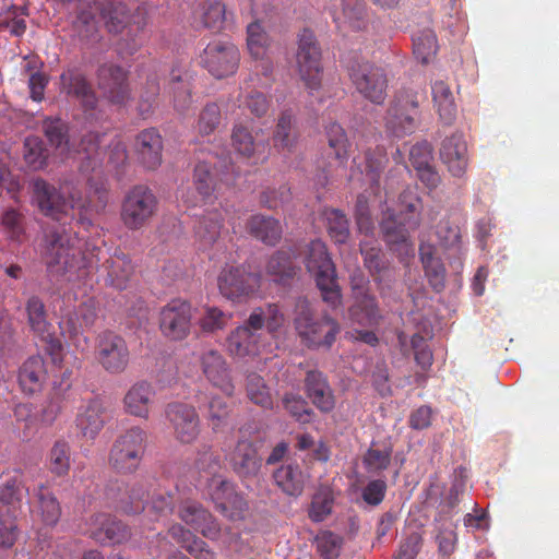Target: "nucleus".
Listing matches in <instances>:
<instances>
[{
	"mask_svg": "<svg viewBox=\"0 0 559 559\" xmlns=\"http://www.w3.org/2000/svg\"><path fill=\"white\" fill-rule=\"evenodd\" d=\"M90 193L87 199H82L71 193L67 199L57 188L44 179L33 182L34 199L40 212L63 225L76 219L83 228L88 229L93 225L95 214L105 210L108 203V189L104 182L88 181Z\"/></svg>",
	"mask_w": 559,
	"mask_h": 559,
	"instance_id": "obj_1",
	"label": "nucleus"
},
{
	"mask_svg": "<svg viewBox=\"0 0 559 559\" xmlns=\"http://www.w3.org/2000/svg\"><path fill=\"white\" fill-rule=\"evenodd\" d=\"M399 204L397 214L392 210L383 213L380 229L389 248L402 257L413 253L409 235L419 228L424 207L415 188L403 190L399 197Z\"/></svg>",
	"mask_w": 559,
	"mask_h": 559,
	"instance_id": "obj_2",
	"label": "nucleus"
},
{
	"mask_svg": "<svg viewBox=\"0 0 559 559\" xmlns=\"http://www.w3.org/2000/svg\"><path fill=\"white\" fill-rule=\"evenodd\" d=\"M306 267L314 277L323 301L333 309L337 308L342 302L341 287L335 265L323 241L317 239L309 243Z\"/></svg>",
	"mask_w": 559,
	"mask_h": 559,
	"instance_id": "obj_3",
	"label": "nucleus"
},
{
	"mask_svg": "<svg viewBox=\"0 0 559 559\" xmlns=\"http://www.w3.org/2000/svg\"><path fill=\"white\" fill-rule=\"evenodd\" d=\"M294 323L306 345L314 348H330L341 330L340 324L330 316L314 318L306 298H298L296 301Z\"/></svg>",
	"mask_w": 559,
	"mask_h": 559,
	"instance_id": "obj_4",
	"label": "nucleus"
},
{
	"mask_svg": "<svg viewBox=\"0 0 559 559\" xmlns=\"http://www.w3.org/2000/svg\"><path fill=\"white\" fill-rule=\"evenodd\" d=\"M146 440L147 435L140 427H132L119 435L108 454L109 466L118 474L135 473L144 457Z\"/></svg>",
	"mask_w": 559,
	"mask_h": 559,
	"instance_id": "obj_5",
	"label": "nucleus"
},
{
	"mask_svg": "<svg viewBox=\"0 0 559 559\" xmlns=\"http://www.w3.org/2000/svg\"><path fill=\"white\" fill-rule=\"evenodd\" d=\"M423 98L424 95L416 90H401L386 110V130L397 138L414 133L418 127L419 104Z\"/></svg>",
	"mask_w": 559,
	"mask_h": 559,
	"instance_id": "obj_6",
	"label": "nucleus"
},
{
	"mask_svg": "<svg viewBox=\"0 0 559 559\" xmlns=\"http://www.w3.org/2000/svg\"><path fill=\"white\" fill-rule=\"evenodd\" d=\"M349 79L366 99L381 105L386 98L388 78L384 69L357 56L346 60Z\"/></svg>",
	"mask_w": 559,
	"mask_h": 559,
	"instance_id": "obj_7",
	"label": "nucleus"
},
{
	"mask_svg": "<svg viewBox=\"0 0 559 559\" xmlns=\"http://www.w3.org/2000/svg\"><path fill=\"white\" fill-rule=\"evenodd\" d=\"M158 210L155 193L144 185L131 188L121 204V221L130 230H138L147 225Z\"/></svg>",
	"mask_w": 559,
	"mask_h": 559,
	"instance_id": "obj_8",
	"label": "nucleus"
},
{
	"mask_svg": "<svg viewBox=\"0 0 559 559\" xmlns=\"http://www.w3.org/2000/svg\"><path fill=\"white\" fill-rule=\"evenodd\" d=\"M78 239L72 238L64 229L55 230L46 236L45 261L48 267L60 273H68L80 267L82 263L81 248Z\"/></svg>",
	"mask_w": 559,
	"mask_h": 559,
	"instance_id": "obj_9",
	"label": "nucleus"
},
{
	"mask_svg": "<svg viewBox=\"0 0 559 559\" xmlns=\"http://www.w3.org/2000/svg\"><path fill=\"white\" fill-rule=\"evenodd\" d=\"M296 61L301 80L308 90L317 91L321 86V50L312 31L305 28L299 34Z\"/></svg>",
	"mask_w": 559,
	"mask_h": 559,
	"instance_id": "obj_10",
	"label": "nucleus"
},
{
	"mask_svg": "<svg viewBox=\"0 0 559 559\" xmlns=\"http://www.w3.org/2000/svg\"><path fill=\"white\" fill-rule=\"evenodd\" d=\"M260 284L261 275L248 271L243 265H226L217 278L221 295L231 301H240L253 295Z\"/></svg>",
	"mask_w": 559,
	"mask_h": 559,
	"instance_id": "obj_11",
	"label": "nucleus"
},
{
	"mask_svg": "<svg viewBox=\"0 0 559 559\" xmlns=\"http://www.w3.org/2000/svg\"><path fill=\"white\" fill-rule=\"evenodd\" d=\"M95 358L106 372L120 374L129 366L130 350L121 335L105 331L97 336Z\"/></svg>",
	"mask_w": 559,
	"mask_h": 559,
	"instance_id": "obj_12",
	"label": "nucleus"
},
{
	"mask_svg": "<svg viewBox=\"0 0 559 559\" xmlns=\"http://www.w3.org/2000/svg\"><path fill=\"white\" fill-rule=\"evenodd\" d=\"M263 326V312L253 310L246 323L235 329L227 337L229 354L240 358L258 355L261 348Z\"/></svg>",
	"mask_w": 559,
	"mask_h": 559,
	"instance_id": "obj_13",
	"label": "nucleus"
},
{
	"mask_svg": "<svg viewBox=\"0 0 559 559\" xmlns=\"http://www.w3.org/2000/svg\"><path fill=\"white\" fill-rule=\"evenodd\" d=\"M97 86L103 96L114 105H126L131 100V87L128 71L121 66L105 62L96 72Z\"/></svg>",
	"mask_w": 559,
	"mask_h": 559,
	"instance_id": "obj_14",
	"label": "nucleus"
},
{
	"mask_svg": "<svg viewBox=\"0 0 559 559\" xmlns=\"http://www.w3.org/2000/svg\"><path fill=\"white\" fill-rule=\"evenodd\" d=\"M239 61V50L229 41H212L204 48L201 55L202 66L216 79H224L235 74Z\"/></svg>",
	"mask_w": 559,
	"mask_h": 559,
	"instance_id": "obj_15",
	"label": "nucleus"
},
{
	"mask_svg": "<svg viewBox=\"0 0 559 559\" xmlns=\"http://www.w3.org/2000/svg\"><path fill=\"white\" fill-rule=\"evenodd\" d=\"M105 134L97 132L86 133L81 141V150L85 153L87 167L95 170L102 165L104 156L108 154V163L115 167L123 165L128 159L127 145L120 138H115L108 145V152L103 150Z\"/></svg>",
	"mask_w": 559,
	"mask_h": 559,
	"instance_id": "obj_16",
	"label": "nucleus"
},
{
	"mask_svg": "<svg viewBox=\"0 0 559 559\" xmlns=\"http://www.w3.org/2000/svg\"><path fill=\"white\" fill-rule=\"evenodd\" d=\"M192 306L181 299H174L164 306L159 313V329L171 341H182L192 326Z\"/></svg>",
	"mask_w": 559,
	"mask_h": 559,
	"instance_id": "obj_17",
	"label": "nucleus"
},
{
	"mask_svg": "<svg viewBox=\"0 0 559 559\" xmlns=\"http://www.w3.org/2000/svg\"><path fill=\"white\" fill-rule=\"evenodd\" d=\"M60 91L76 99L85 114L94 115L98 99L85 73L80 68H68L61 73Z\"/></svg>",
	"mask_w": 559,
	"mask_h": 559,
	"instance_id": "obj_18",
	"label": "nucleus"
},
{
	"mask_svg": "<svg viewBox=\"0 0 559 559\" xmlns=\"http://www.w3.org/2000/svg\"><path fill=\"white\" fill-rule=\"evenodd\" d=\"M147 489L143 481L115 483L106 488L107 500L120 512L139 514L144 510Z\"/></svg>",
	"mask_w": 559,
	"mask_h": 559,
	"instance_id": "obj_19",
	"label": "nucleus"
},
{
	"mask_svg": "<svg viewBox=\"0 0 559 559\" xmlns=\"http://www.w3.org/2000/svg\"><path fill=\"white\" fill-rule=\"evenodd\" d=\"M174 430L175 438L181 443H192L200 433V418L197 409L185 403H169L165 411Z\"/></svg>",
	"mask_w": 559,
	"mask_h": 559,
	"instance_id": "obj_20",
	"label": "nucleus"
},
{
	"mask_svg": "<svg viewBox=\"0 0 559 559\" xmlns=\"http://www.w3.org/2000/svg\"><path fill=\"white\" fill-rule=\"evenodd\" d=\"M198 360L206 380L225 395L233 396L235 384L223 354L214 348L205 349L199 355Z\"/></svg>",
	"mask_w": 559,
	"mask_h": 559,
	"instance_id": "obj_21",
	"label": "nucleus"
},
{
	"mask_svg": "<svg viewBox=\"0 0 559 559\" xmlns=\"http://www.w3.org/2000/svg\"><path fill=\"white\" fill-rule=\"evenodd\" d=\"M360 282L353 281L354 304L348 308V317L361 326H376L382 319L381 311L376 297L367 292L364 278Z\"/></svg>",
	"mask_w": 559,
	"mask_h": 559,
	"instance_id": "obj_22",
	"label": "nucleus"
},
{
	"mask_svg": "<svg viewBox=\"0 0 559 559\" xmlns=\"http://www.w3.org/2000/svg\"><path fill=\"white\" fill-rule=\"evenodd\" d=\"M229 463L239 477L251 478L255 476L261 468V457L253 441L241 435L229 455Z\"/></svg>",
	"mask_w": 559,
	"mask_h": 559,
	"instance_id": "obj_23",
	"label": "nucleus"
},
{
	"mask_svg": "<svg viewBox=\"0 0 559 559\" xmlns=\"http://www.w3.org/2000/svg\"><path fill=\"white\" fill-rule=\"evenodd\" d=\"M88 534L100 544H120L131 535L128 526L106 513L91 516Z\"/></svg>",
	"mask_w": 559,
	"mask_h": 559,
	"instance_id": "obj_24",
	"label": "nucleus"
},
{
	"mask_svg": "<svg viewBox=\"0 0 559 559\" xmlns=\"http://www.w3.org/2000/svg\"><path fill=\"white\" fill-rule=\"evenodd\" d=\"M360 252L364 257L365 266L369 270L374 283L378 285L380 294L391 288L394 281V271L384 259L381 249L366 241L360 243Z\"/></svg>",
	"mask_w": 559,
	"mask_h": 559,
	"instance_id": "obj_25",
	"label": "nucleus"
},
{
	"mask_svg": "<svg viewBox=\"0 0 559 559\" xmlns=\"http://www.w3.org/2000/svg\"><path fill=\"white\" fill-rule=\"evenodd\" d=\"M179 518L195 532L201 533L209 539H216L219 536L218 523L212 514L198 502H185L179 509Z\"/></svg>",
	"mask_w": 559,
	"mask_h": 559,
	"instance_id": "obj_26",
	"label": "nucleus"
},
{
	"mask_svg": "<svg viewBox=\"0 0 559 559\" xmlns=\"http://www.w3.org/2000/svg\"><path fill=\"white\" fill-rule=\"evenodd\" d=\"M440 158L454 177H462L467 168V145L462 133L445 138L440 147Z\"/></svg>",
	"mask_w": 559,
	"mask_h": 559,
	"instance_id": "obj_27",
	"label": "nucleus"
},
{
	"mask_svg": "<svg viewBox=\"0 0 559 559\" xmlns=\"http://www.w3.org/2000/svg\"><path fill=\"white\" fill-rule=\"evenodd\" d=\"M135 152L140 163L147 169L162 164L163 139L155 128L141 131L135 139Z\"/></svg>",
	"mask_w": 559,
	"mask_h": 559,
	"instance_id": "obj_28",
	"label": "nucleus"
},
{
	"mask_svg": "<svg viewBox=\"0 0 559 559\" xmlns=\"http://www.w3.org/2000/svg\"><path fill=\"white\" fill-rule=\"evenodd\" d=\"M247 47L250 56L261 61L262 74H271L273 70L270 58L272 40L259 22H252L247 27Z\"/></svg>",
	"mask_w": 559,
	"mask_h": 559,
	"instance_id": "obj_29",
	"label": "nucleus"
},
{
	"mask_svg": "<svg viewBox=\"0 0 559 559\" xmlns=\"http://www.w3.org/2000/svg\"><path fill=\"white\" fill-rule=\"evenodd\" d=\"M155 390L147 381H138L130 386L123 397V406L128 414L147 419L154 403Z\"/></svg>",
	"mask_w": 559,
	"mask_h": 559,
	"instance_id": "obj_30",
	"label": "nucleus"
},
{
	"mask_svg": "<svg viewBox=\"0 0 559 559\" xmlns=\"http://www.w3.org/2000/svg\"><path fill=\"white\" fill-rule=\"evenodd\" d=\"M307 396L323 413L331 412L335 406L333 391L326 377L318 370H310L305 378Z\"/></svg>",
	"mask_w": 559,
	"mask_h": 559,
	"instance_id": "obj_31",
	"label": "nucleus"
},
{
	"mask_svg": "<svg viewBox=\"0 0 559 559\" xmlns=\"http://www.w3.org/2000/svg\"><path fill=\"white\" fill-rule=\"evenodd\" d=\"M331 15L338 28L348 27L359 32L367 29L369 25V14L364 0H343L342 12L331 11Z\"/></svg>",
	"mask_w": 559,
	"mask_h": 559,
	"instance_id": "obj_32",
	"label": "nucleus"
},
{
	"mask_svg": "<svg viewBox=\"0 0 559 559\" xmlns=\"http://www.w3.org/2000/svg\"><path fill=\"white\" fill-rule=\"evenodd\" d=\"M331 15L338 28L348 27L359 32L367 29L369 25V14L364 0H343L342 12L331 11Z\"/></svg>",
	"mask_w": 559,
	"mask_h": 559,
	"instance_id": "obj_33",
	"label": "nucleus"
},
{
	"mask_svg": "<svg viewBox=\"0 0 559 559\" xmlns=\"http://www.w3.org/2000/svg\"><path fill=\"white\" fill-rule=\"evenodd\" d=\"M47 369L40 356H32L23 362L19 370V383L26 394L39 392L46 382Z\"/></svg>",
	"mask_w": 559,
	"mask_h": 559,
	"instance_id": "obj_34",
	"label": "nucleus"
},
{
	"mask_svg": "<svg viewBox=\"0 0 559 559\" xmlns=\"http://www.w3.org/2000/svg\"><path fill=\"white\" fill-rule=\"evenodd\" d=\"M33 504L45 525L55 526L61 516V507L46 484H39L33 489Z\"/></svg>",
	"mask_w": 559,
	"mask_h": 559,
	"instance_id": "obj_35",
	"label": "nucleus"
},
{
	"mask_svg": "<svg viewBox=\"0 0 559 559\" xmlns=\"http://www.w3.org/2000/svg\"><path fill=\"white\" fill-rule=\"evenodd\" d=\"M276 486L287 496L298 497L302 493L307 475L297 463L281 465L273 473Z\"/></svg>",
	"mask_w": 559,
	"mask_h": 559,
	"instance_id": "obj_36",
	"label": "nucleus"
},
{
	"mask_svg": "<svg viewBox=\"0 0 559 559\" xmlns=\"http://www.w3.org/2000/svg\"><path fill=\"white\" fill-rule=\"evenodd\" d=\"M104 408L97 400H92L80 408L76 416V427L87 439H95L104 427Z\"/></svg>",
	"mask_w": 559,
	"mask_h": 559,
	"instance_id": "obj_37",
	"label": "nucleus"
},
{
	"mask_svg": "<svg viewBox=\"0 0 559 559\" xmlns=\"http://www.w3.org/2000/svg\"><path fill=\"white\" fill-rule=\"evenodd\" d=\"M107 271L106 282L117 289H124L133 274L130 258L121 251H116L104 264Z\"/></svg>",
	"mask_w": 559,
	"mask_h": 559,
	"instance_id": "obj_38",
	"label": "nucleus"
},
{
	"mask_svg": "<svg viewBox=\"0 0 559 559\" xmlns=\"http://www.w3.org/2000/svg\"><path fill=\"white\" fill-rule=\"evenodd\" d=\"M248 230L251 236L261 240L267 246H275L282 238V226L280 221L257 214L248 221Z\"/></svg>",
	"mask_w": 559,
	"mask_h": 559,
	"instance_id": "obj_39",
	"label": "nucleus"
},
{
	"mask_svg": "<svg viewBox=\"0 0 559 559\" xmlns=\"http://www.w3.org/2000/svg\"><path fill=\"white\" fill-rule=\"evenodd\" d=\"M97 9L110 33H120L129 22L130 11L121 0H103Z\"/></svg>",
	"mask_w": 559,
	"mask_h": 559,
	"instance_id": "obj_40",
	"label": "nucleus"
},
{
	"mask_svg": "<svg viewBox=\"0 0 559 559\" xmlns=\"http://www.w3.org/2000/svg\"><path fill=\"white\" fill-rule=\"evenodd\" d=\"M435 247L429 243H421L419 247L420 261L425 274L432 288L440 292L444 287L445 269L441 260L435 255Z\"/></svg>",
	"mask_w": 559,
	"mask_h": 559,
	"instance_id": "obj_41",
	"label": "nucleus"
},
{
	"mask_svg": "<svg viewBox=\"0 0 559 559\" xmlns=\"http://www.w3.org/2000/svg\"><path fill=\"white\" fill-rule=\"evenodd\" d=\"M296 253L290 250L281 249L276 251L269 260L266 273L277 283H286L297 273V267L293 259Z\"/></svg>",
	"mask_w": 559,
	"mask_h": 559,
	"instance_id": "obj_42",
	"label": "nucleus"
},
{
	"mask_svg": "<svg viewBox=\"0 0 559 559\" xmlns=\"http://www.w3.org/2000/svg\"><path fill=\"white\" fill-rule=\"evenodd\" d=\"M23 475L20 471H8L0 475V504L16 511L22 498Z\"/></svg>",
	"mask_w": 559,
	"mask_h": 559,
	"instance_id": "obj_43",
	"label": "nucleus"
},
{
	"mask_svg": "<svg viewBox=\"0 0 559 559\" xmlns=\"http://www.w3.org/2000/svg\"><path fill=\"white\" fill-rule=\"evenodd\" d=\"M409 158L413 166L418 170L419 179L428 188H436L440 182V176L429 166L430 150L428 144L414 145L409 151Z\"/></svg>",
	"mask_w": 559,
	"mask_h": 559,
	"instance_id": "obj_44",
	"label": "nucleus"
},
{
	"mask_svg": "<svg viewBox=\"0 0 559 559\" xmlns=\"http://www.w3.org/2000/svg\"><path fill=\"white\" fill-rule=\"evenodd\" d=\"M26 312L32 331L41 340L52 343V325L47 321L44 302L36 296L31 297L26 302Z\"/></svg>",
	"mask_w": 559,
	"mask_h": 559,
	"instance_id": "obj_45",
	"label": "nucleus"
},
{
	"mask_svg": "<svg viewBox=\"0 0 559 559\" xmlns=\"http://www.w3.org/2000/svg\"><path fill=\"white\" fill-rule=\"evenodd\" d=\"M431 91L440 119L450 124L456 116V105L450 86L443 81H436Z\"/></svg>",
	"mask_w": 559,
	"mask_h": 559,
	"instance_id": "obj_46",
	"label": "nucleus"
},
{
	"mask_svg": "<svg viewBox=\"0 0 559 559\" xmlns=\"http://www.w3.org/2000/svg\"><path fill=\"white\" fill-rule=\"evenodd\" d=\"M438 41L431 28H424L413 34V51L415 58L423 64H427L436 57Z\"/></svg>",
	"mask_w": 559,
	"mask_h": 559,
	"instance_id": "obj_47",
	"label": "nucleus"
},
{
	"mask_svg": "<svg viewBox=\"0 0 559 559\" xmlns=\"http://www.w3.org/2000/svg\"><path fill=\"white\" fill-rule=\"evenodd\" d=\"M213 159L214 156L211 155L207 159L199 160L194 168L193 183L200 195V201L203 202L212 197L215 189Z\"/></svg>",
	"mask_w": 559,
	"mask_h": 559,
	"instance_id": "obj_48",
	"label": "nucleus"
},
{
	"mask_svg": "<svg viewBox=\"0 0 559 559\" xmlns=\"http://www.w3.org/2000/svg\"><path fill=\"white\" fill-rule=\"evenodd\" d=\"M247 397L255 405L271 409L273 407V399L269 385L264 379L255 373L250 372L246 378Z\"/></svg>",
	"mask_w": 559,
	"mask_h": 559,
	"instance_id": "obj_49",
	"label": "nucleus"
},
{
	"mask_svg": "<svg viewBox=\"0 0 559 559\" xmlns=\"http://www.w3.org/2000/svg\"><path fill=\"white\" fill-rule=\"evenodd\" d=\"M233 313L225 312L216 306H204L198 320L201 331L205 334H214L227 328Z\"/></svg>",
	"mask_w": 559,
	"mask_h": 559,
	"instance_id": "obj_50",
	"label": "nucleus"
},
{
	"mask_svg": "<svg viewBox=\"0 0 559 559\" xmlns=\"http://www.w3.org/2000/svg\"><path fill=\"white\" fill-rule=\"evenodd\" d=\"M223 221L224 216L221 211L216 209L213 211H207L206 214H204L199 221L195 229L197 236L205 245L214 243L221 235Z\"/></svg>",
	"mask_w": 559,
	"mask_h": 559,
	"instance_id": "obj_51",
	"label": "nucleus"
},
{
	"mask_svg": "<svg viewBox=\"0 0 559 559\" xmlns=\"http://www.w3.org/2000/svg\"><path fill=\"white\" fill-rule=\"evenodd\" d=\"M386 162V154L382 147H377L373 153H366V180L373 195L380 192V177Z\"/></svg>",
	"mask_w": 559,
	"mask_h": 559,
	"instance_id": "obj_52",
	"label": "nucleus"
},
{
	"mask_svg": "<svg viewBox=\"0 0 559 559\" xmlns=\"http://www.w3.org/2000/svg\"><path fill=\"white\" fill-rule=\"evenodd\" d=\"M169 90L174 94V108L178 112L187 111L192 104L191 84L181 78L176 70L171 71Z\"/></svg>",
	"mask_w": 559,
	"mask_h": 559,
	"instance_id": "obj_53",
	"label": "nucleus"
},
{
	"mask_svg": "<svg viewBox=\"0 0 559 559\" xmlns=\"http://www.w3.org/2000/svg\"><path fill=\"white\" fill-rule=\"evenodd\" d=\"M96 319V302L94 299L88 298L78 307L74 314L69 318L68 323L71 325L73 334L78 335L84 329L92 328Z\"/></svg>",
	"mask_w": 559,
	"mask_h": 559,
	"instance_id": "obj_54",
	"label": "nucleus"
},
{
	"mask_svg": "<svg viewBox=\"0 0 559 559\" xmlns=\"http://www.w3.org/2000/svg\"><path fill=\"white\" fill-rule=\"evenodd\" d=\"M226 8L222 0H203L200 17L204 27L218 31L225 22Z\"/></svg>",
	"mask_w": 559,
	"mask_h": 559,
	"instance_id": "obj_55",
	"label": "nucleus"
},
{
	"mask_svg": "<svg viewBox=\"0 0 559 559\" xmlns=\"http://www.w3.org/2000/svg\"><path fill=\"white\" fill-rule=\"evenodd\" d=\"M16 511L11 507L0 504V547L11 548L19 535L15 523Z\"/></svg>",
	"mask_w": 559,
	"mask_h": 559,
	"instance_id": "obj_56",
	"label": "nucleus"
},
{
	"mask_svg": "<svg viewBox=\"0 0 559 559\" xmlns=\"http://www.w3.org/2000/svg\"><path fill=\"white\" fill-rule=\"evenodd\" d=\"M296 140V132L293 129V116L289 111H284L281 114L274 131V146L290 151L294 147Z\"/></svg>",
	"mask_w": 559,
	"mask_h": 559,
	"instance_id": "obj_57",
	"label": "nucleus"
},
{
	"mask_svg": "<svg viewBox=\"0 0 559 559\" xmlns=\"http://www.w3.org/2000/svg\"><path fill=\"white\" fill-rule=\"evenodd\" d=\"M23 156L32 170L44 168L47 160V150L38 136H27L23 145Z\"/></svg>",
	"mask_w": 559,
	"mask_h": 559,
	"instance_id": "obj_58",
	"label": "nucleus"
},
{
	"mask_svg": "<svg viewBox=\"0 0 559 559\" xmlns=\"http://www.w3.org/2000/svg\"><path fill=\"white\" fill-rule=\"evenodd\" d=\"M328 233L335 243H345L349 237V225L344 213L330 209L324 212Z\"/></svg>",
	"mask_w": 559,
	"mask_h": 559,
	"instance_id": "obj_59",
	"label": "nucleus"
},
{
	"mask_svg": "<svg viewBox=\"0 0 559 559\" xmlns=\"http://www.w3.org/2000/svg\"><path fill=\"white\" fill-rule=\"evenodd\" d=\"M343 543V537L331 531L319 532L314 538L317 551L323 559L338 558Z\"/></svg>",
	"mask_w": 559,
	"mask_h": 559,
	"instance_id": "obj_60",
	"label": "nucleus"
},
{
	"mask_svg": "<svg viewBox=\"0 0 559 559\" xmlns=\"http://www.w3.org/2000/svg\"><path fill=\"white\" fill-rule=\"evenodd\" d=\"M45 134L52 146L61 153L69 151L68 126L61 119H46L44 121Z\"/></svg>",
	"mask_w": 559,
	"mask_h": 559,
	"instance_id": "obj_61",
	"label": "nucleus"
},
{
	"mask_svg": "<svg viewBox=\"0 0 559 559\" xmlns=\"http://www.w3.org/2000/svg\"><path fill=\"white\" fill-rule=\"evenodd\" d=\"M326 136L335 159L343 166L348 158V140L344 129L341 124L333 122L326 127Z\"/></svg>",
	"mask_w": 559,
	"mask_h": 559,
	"instance_id": "obj_62",
	"label": "nucleus"
},
{
	"mask_svg": "<svg viewBox=\"0 0 559 559\" xmlns=\"http://www.w3.org/2000/svg\"><path fill=\"white\" fill-rule=\"evenodd\" d=\"M70 445L63 440H58L49 453V468L57 476H64L70 469Z\"/></svg>",
	"mask_w": 559,
	"mask_h": 559,
	"instance_id": "obj_63",
	"label": "nucleus"
},
{
	"mask_svg": "<svg viewBox=\"0 0 559 559\" xmlns=\"http://www.w3.org/2000/svg\"><path fill=\"white\" fill-rule=\"evenodd\" d=\"M333 496L329 488H320L312 497L309 518L313 522H322L332 512Z\"/></svg>",
	"mask_w": 559,
	"mask_h": 559,
	"instance_id": "obj_64",
	"label": "nucleus"
}]
</instances>
